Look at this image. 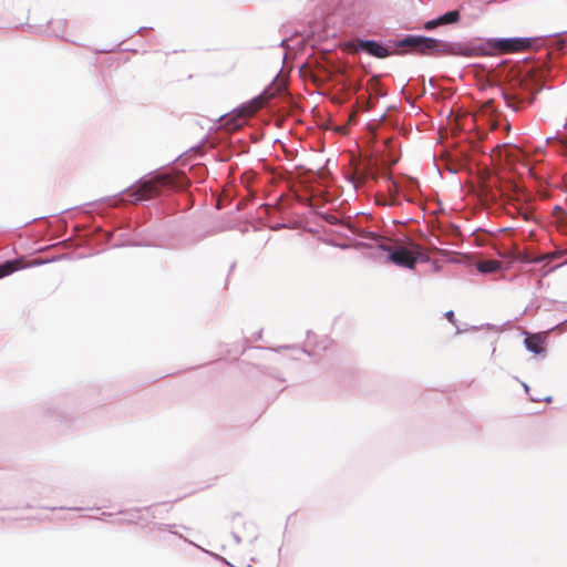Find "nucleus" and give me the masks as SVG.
I'll return each mask as SVG.
<instances>
[{
	"mask_svg": "<svg viewBox=\"0 0 567 567\" xmlns=\"http://www.w3.org/2000/svg\"><path fill=\"white\" fill-rule=\"evenodd\" d=\"M544 87L543 71L532 70L522 75L503 90L506 105L517 112L532 104L534 96Z\"/></svg>",
	"mask_w": 567,
	"mask_h": 567,
	"instance_id": "1",
	"label": "nucleus"
},
{
	"mask_svg": "<svg viewBox=\"0 0 567 567\" xmlns=\"http://www.w3.org/2000/svg\"><path fill=\"white\" fill-rule=\"evenodd\" d=\"M189 181L182 172L158 174L151 179L144 181L137 187L127 190L132 203L150 200L161 196L165 189H185Z\"/></svg>",
	"mask_w": 567,
	"mask_h": 567,
	"instance_id": "2",
	"label": "nucleus"
},
{
	"mask_svg": "<svg viewBox=\"0 0 567 567\" xmlns=\"http://www.w3.org/2000/svg\"><path fill=\"white\" fill-rule=\"evenodd\" d=\"M400 47H410L414 51L425 55L464 54L461 45L446 43L441 40L426 37H408L400 42Z\"/></svg>",
	"mask_w": 567,
	"mask_h": 567,
	"instance_id": "3",
	"label": "nucleus"
},
{
	"mask_svg": "<svg viewBox=\"0 0 567 567\" xmlns=\"http://www.w3.org/2000/svg\"><path fill=\"white\" fill-rule=\"evenodd\" d=\"M535 42L536 39L533 38H508L492 40L489 44L498 53L508 54L527 51Z\"/></svg>",
	"mask_w": 567,
	"mask_h": 567,
	"instance_id": "4",
	"label": "nucleus"
},
{
	"mask_svg": "<svg viewBox=\"0 0 567 567\" xmlns=\"http://www.w3.org/2000/svg\"><path fill=\"white\" fill-rule=\"evenodd\" d=\"M419 255L420 254H415L406 247H398L390 254L389 258L393 264L400 267L413 269Z\"/></svg>",
	"mask_w": 567,
	"mask_h": 567,
	"instance_id": "5",
	"label": "nucleus"
},
{
	"mask_svg": "<svg viewBox=\"0 0 567 567\" xmlns=\"http://www.w3.org/2000/svg\"><path fill=\"white\" fill-rule=\"evenodd\" d=\"M357 51H365L369 54L375 56V58H386L390 55V52L386 48L381 45L380 43L372 41V40H360L355 44Z\"/></svg>",
	"mask_w": 567,
	"mask_h": 567,
	"instance_id": "6",
	"label": "nucleus"
},
{
	"mask_svg": "<svg viewBox=\"0 0 567 567\" xmlns=\"http://www.w3.org/2000/svg\"><path fill=\"white\" fill-rule=\"evenodd\" d=\"M460 20V12L457 10L449 11L435 20L427 21L425 29L431 30L442 24L455 23Z\"/></svg>",
	"mask_w": 567,
	"mask_h": 567,
	"instance_id": "7",
	"label": "nucleus"
},
{
	"mask_svg": "<svg viewBox=\"0 0 567 567\" xmlns=\"http://www.w3.org/2000/svg\"><path fill=\"white\" fill-rule=\"evenodd\" d=\"M567 255V248L565 250H556L553 252L542 254L538 256H534L529 259L530 262L540 264L544 262L545 266L549 265L551 261L561 258Z\"/></svg>",
	"mask_w": 567,
	"mask_h": 567,
	"instance_id": "8",
	"label": "nucleus"
},
{
	"mask_svg": "<svg viewBox=\"0 0 567 567\" xmlns=\"http://www.w3.org/2000/svg\"><path fill=\"white\" fill-rule=\"evenodd\" d=\"M525 346L529 351L539 354L544 351V338L540 334L528 336Z\"/></svg>",
	"mask_w": 567,
	"mask_h": 567,
	"instance_id": "9",
	"label": "nucleus"
},
{
	"mask_svg": "<svg viewBox=\"0 0 567 567\" xmlns=\"http://www.w3.org/2000/svg\"><path fill=\"white\" fill-rule=\"evenodd\" d=\"M476 268L482 274H494L501 269V262L493 259L482 260L476 264Z\"/></svg>",
	"mask_w": 567,
	"mask_h": 567,
	"instance_id": "10",
	"label": "nucleus"
},
{
	"mask_svg": "<svg viewBox=\"0 0 567 567\" xmlns=\"http://www.w3.org/2000/svg\"><path fill=\"white\" fill-rule=\"evenodd\" d=\"M261 105H262L261 101H256V102L251 103L249 106L244 107L238 115L237 121H239V123H236L235 127L240 126L241 123L245 121V118L254 115L255 112H257L261 107Z\"/></svg>",
	"mask_w": 567,
	"mask_h": 567,
	"instance_id": "11",
	"label": "nucleus"
},
{
	"mask_svg": "<svg viewBox=\"0 0 567 567\" xmlns=\"http://www.w3.org/2000/svg\"><path fill=\"white\" fill-rule=\"evenodd\" d=\"M23 267L21 260H9L0 265V278L11 275Z\"/></svg>",
	"mask_w": 567,
	"mask_h": 567,
	"instance_id": "12",
	"label": "nucleus"
},
{
	"mask_svg": "<svg viewBox=\"0 0 567 567\" xmlns=\"http://www.w3.org/2000/svg\"><path fill=\"white\" fill-rule=\"evenodd\" d=\"M547 144L551 145L556 152L567 156V138L561 136L548 137Z\"/></svg>",
	"mask_w": 567,
	"mask_h": 567,
	"instance_id": "13",
	"label": "nucleus"
},
{
	"mask_svg": "<svg viewBox=\"0 0 567 567\" xmlns=\"http://www.w3.org/2000/svg\"><path fill=\"white\" fill-rule=\"evenodd\" d=\"M482 109H483V112L493 114L495 112V110H494V101L493 100L486 101L483 104Z\"/></svg>",
	"mask_w": 567,
	"mask_h": 567,
	"instance_id": "14",
	"label": "nucleus"
},
{
	"mask_svg": "<svg viewBox=\"0 0 567 567\" xmlns=\"http://www.w3.org/2000/svg\"><path fill=\"white\" fill-rule=\"evenodd\" d=\"M445 318H446L450 322L455 323V316H454V312H453L452 310H450V311H447V312L445 313Z\"/></svg>",
	"mask_w": 567,
	"mask_h": 567,
	"instance_id": "15",
	"label": "nucleus"
}]
</instances>
